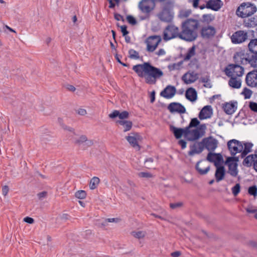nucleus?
Wrapping results in <instances>:
<instances>
[{"mask_svg":"<svg viewBox=\"0 0 257 257\" xmlns=\"http://www.w3.org/2000/svg\"><path fill=\"white\" fill-rule=\"evenodd\" d=\"M185 97L191 102L195 101L197 99V92L195 88L190 87L186 91Z\"/></svg>","mask_w":257,"mask_h":257,"instance_id":"obj_26","label":"nucleus"},{"mask_svg":"<svg viewBox=\"0 0 257 257\" xmlns=\"http://www.w3.org/2000/svg\"><path fill=\"white\" fill-rule=\"evenodd\" d=\"M188 132H189L186 134V140L188 141H194L201 137L197 128L193 130L189 128Z\"/></svg>","mask_w":257,"mask_h":257,"instance_id":"obj_21","label":"nucleus"},{"mask_svg":"<svg viewBox=\"0 0 257 257\" xmlns=\"http://www.w3.org/2000/svg\"><path fill=\"white\" fill-rule=\"evenodd\" d=\"M206 160L211 163H213L215 166L221 165L224 162L223 157L221 154L212 152L208 153Z\"/></svg>","mask_w":257,"mask_h":257,"instance_id":"obj_13","label":"nucleus"},{"mask_svg":"<svg viewBox=\"0 0 257 257\" xmlns=\"http://www.w3.org/2000/svg\"><path fill=\"white\" fill-rule=\"evenodd\" d=\"M239 158H240L239 156L227 157L223 162L225 165L228 166L227 173L233 177H236L238 173L237 167Z\"/></svg>","mask_w":257,"mask_h":257,"instance_id":"obj_5","label":"nucleus"},{"mask_svg":"<svg viewBox=\"0 0 257 257\" xmlns=\"http://www.w3.org/2000/svg\"><path fill=\"white\" fill-rule=\"evenodd\" d=\"M224 71L228 77H241L243 74L244 68L239 65L230 64L225 68Z\"/></svg>","mask_w":257,"mask_h":257,"instance_id":"obj_7","label":"nucleus"},{"mask_svg":"<svg viewBox=\"0 0 257 257\" xmlns=\"http://www.w3.org/2000/svg\"><path fill=\"white\" fill-rule=\"evenodd\" d=\"M173 8V2L169 1L164 3L161 11L157 14L158 18L162 22L171 23L174 17Z\"/></svg>","mask_w":257,"mask_h":257,"instance_id":"obj_2","label":"nucleus"},{"mask_svg":"<svg viewBox=\"0 0 257 257\" xmlns=\"http://www.w3.org/2000/svg\"><path fill=\"white\" fill-rule=\"evenodd\" d=\"M183 64V61H181L177 63H173L171 64H169L168 66V69L169 71H171L176 69H179L180 66Z\"/></svg>","mask_w":257,"mask_h":257,"instance_id":"obj_36","label":"nucleus"},{"mask_svg":"<svg viewBox=\"0 0 257 257\" xmlns=\"http://www.w3.org/2000/svg\"><path fill=\"white\" fill-rule=\"evenodd\" d=\"M24 221L28 223L32 224L34 222V219L30 217L27 216L24 218Z\"/></svg>","mask_w":257,"mask_h":257,"instance_id":"obj_59","label":"nucleus"},{"mask_svg":"<svg viewBox=\"0 0 257 257\" xmlns=\"http://www.w3.org/2000/svg\"><path fill=\"white\" fill-rule=\"evenodd\" d=\"M191 14V11L190 10H182L180 12L179 17L181 18H186L189 16Z\"/></svg>","mask_w":257,"mask_h":257,"instance_id":"obj_45","label":"nucleus"},{"mask_svg":"<svg viewBox=\"0 0 257 257\" xmlns=\"http://www.w3.org/2000/svg\"><path fill=\"white\" fill-rule=\"evenodd\" d=\"M202 19L204 22L209 23L213 20V17L211 15H203Z\"/></svg>","mask_w":257,"mask_h":257,"instance_id":"obj_58","label":"nucleus"},{"mask_svg":"<svg viewBox=\"0 0 257 257\" xmlns=\"http://www.w3.org/2000/svg\"><path fill=\"white\" fill-rule=\"evenodd\" d=\"M133 70L136 72L140 77H145L147 84H155L157 79L163 76V71L151 64L149 62H145L142 64H138L133 67Z\"/></svg>","mask_w":257,"mask_h":257,"instance_id":"obj_1","label":"nucleus"},{"mask_svg":"<svg viewBox=\"0 0 257 257\" xmlns=\"http://www.w3.org/2000/svg\"><path fill=\"white\" fill-rule=\"evenodd\" d=\"M106 221L107 222H115L117 223L120 221V219L118 218H107Z\"/></svg>","mask_w":257,"mask_h":257,"instance_id":"obj_61","label":"nucleus"},{"mask_svg":"<svg viewBox=\"0 0 257 257\" xmlns=\"http://www.w3.org/2000/svg\"><path fill=\"white\" fill-rule=\"evenodd\" d=\"M195 47L194 46H192L191 48H190L188 52L187 53L186 55H185L184 60V61H188L189 60L192 56H193L195 54Z\"/></svg>","mask_w":257,"mask_h":257,"instance_id":"obj_35","label":"nucleus"},{"mask_svg":"<svg viewBox=\"0 0 257 257\" xmlns=\"http://www.w3.org/2000/svg\"><path fill=\"white\" fill-rule=\"evenodd\" d=\"M164 33L163 39L165 41H168L171 39L179 36L180 38L188 42L195 40L198 36L197 33Z\"/></svg>","mask_w":257,"mask_h":257,"instance_id":"obj_6","label":"nucleus"},{"mask_svg":"<svg viewBox=\"0 0 257 257\" xmlns=\"http://www.w3.org/2000/svg\"><path fill=\"white\" fill-rule=\"evenodd\" d=\"M186 142L183 140H180L178 141V144L181 146L182 149H184L186 147Z\"/></svg>","mask_w":257,"mask_h":257,"instance_id":"obj_62","label":"nucleus"},{"mask_svg":"<svg viewBox=\"0 0 257 257\" xmlns=\"http://www.w3.org/2000/svg\"><path fill=\"white\" fill-rule=\"evenodd\" d=\"M183 205V203L181 202H178L176 203H172L170 204V207L172 209H175L178 208H180L182 207Z\"/></svg>","mask_w":257,"mask_h":257,"instance_id":"obj_53","label":"nucleus"},{"mask_svg":"<svg viewBox=\"0 0 257 257\" xmlns=\"http://www.w3.org/2000/svg\"><path fill=\"white\" fill-rule=\"evenodd\" d=\"M208 30H210V32H215V28L211 26H206L202 27L200 32H207Z\"/></svg>","mask_w":257,"mask_h":257,"instance_id":"obj_51","label":"nucleus"},{"mask_svg":"<svg viewBox=\"0 0 257 257\" xmlns=\"http://www.w3.org/2000/svg\"><path fill=\"white\" fill-rule=\"evenodd\" d=\"M188 74V73L184 74L182 77V80L187 84L194 82L198 78L197 73L192 72L189 73V78L187 79Z\"/></svg>","mask_w":257,"mask_h":257,"instance_id":"obj_27","label":"nucleus"},{"mask_svg":"<svg viewBox=\"0 0 257 257\" xmlns=\"http://www.w3.org/2000/svg\"><path fill=\"white\" fill-rule=\"evenodd\" d=\"M129 117V113L127 111H123L121 112H119V118L120 120L128 118Z\"/></svg>","mask_w":257,"mask_h":257,"instance_id":"obj_50","label":"nucleus"},{"mask_svg":"<svg viewBox=\"0 0 257 257\" xmlns=\"http://www.w3.org/2000/svg\"><path fill=\"white\" fill-rule=\"evenodd\" d=\"M165 31H168L169 32H178V28L175 25L171 24L166 28L164 32H165Z\"/></svg>","mask_w":257,"mask_h":257,"instance_id":"obj_44","label":"nucleus"},{"mask_svg":"<svg viewBox=\"0 0 257 257\" xmlns=\"http://www.w3.org/2000/svg\"><path fill=\"white\" fill-rule=\"evenodd\" d=\"M9 188L8 186L5 185V186L3 187L2 192H3V194L5 196H6L7 195V194L9 192Z\"/></svg>","mask_w":257,"mask_h":257,"instance_id":"obj_60","label":"nucleus"},{"mask_svg":"<svg viewBox=\"0 0 257 257\" xmlns=\"http://www.w3.org/2000/svg\"><path fill=\"white\" fill-rule=\"evenodd\" d=\"M190 150L188 152V155L193 156L195 154H199L203 151V146L199 144V142L194 143L190 146Z\"/></svg>","mask_w":257,"mask_h":257,"instance_id":"obj_25","label":"nucleus"},{"mask_svg":"<svg viewBox=\"0 0 257 257\" xmlns=\"http://www.w3.org/2000/svg\"><path fill=\"white\" fill-rule=\"evenodd\" d=\"M232 193L234 196H236L240 191V186L239 183L236 184L232 188Z\"/></svg>","mask_w":257,"mask_h":257,"instance_id":"obj_42","label":"nucleus"},{"mask_svg":"<svg viewBox=\"0 0 257 257\" xmlns=\"http://www.w3.org/2000/svg\"><path fill=\"white\" fill-rule=\"evenodd\" d=\"M138 175L140 178H150L153 177V175L149 172H140L138 173Z\"/></svg>","mask_w":257,"mask_h":257,"instance_id":"obj_49","label":"nucleus"},{"mask_svg":"<svg viewBox=\"0 0 257 257\" xmlns=\"http://www.w3.org/2000/svg\"><path fill=\"white\" fill-rule=\"evenodd\" d=\"M237 102H226L223 106L224 112L227 114H233L237 108Z\"/></svg>","mask_w":257,"mask_h":257,"instance_id":"obj_23","label":"nucleus"},{"mask_svg":"<svg viewBox=\"0 0 257 257\" xmlns=\"http://www.w3.org/2000/svg\"><path fill=\"white\" fill-rule=\"evenodd\" d=\"M161 41L162 38L160 36L153 35L149 36L145 41L147 44V50L149 52H154Z\"/></svg>","mask_w":257,"mask_h":257,"instance_id":"obj_10","label":"nucleus"},{"mask_svg":"<svg viewBox=\"0 0 257 257\" xmlns=\"http://www.w3.org/2000/svg\"><path fill=\"white\" fill-rule=\"evenodd\" d=\"M132 234L135 237L139 239L143 238L145 236V232L142 231H133Z\"/></svg>","mask_w":257,"mask_h":257,"instance_id":"obj_48","label":"nucleus"},{"mask_svg":"<svg viewBox=\"0 0 257 257\" xmlns=\"http://www.w3.org/2000/svg\"><path fill=\"white\" fill-rule=\"evenodd\" d=\"M204 161V160H201L199 161L196 164L195 169L197 171L200 175H205L207 174L208 171L210 170V167L208 166L204 169H202L199 167L200 164H201L202 162Z\"/></svg>","mask_w":257,"mask_h":257,"instance_id":"obj_32","label":"nucleus"},{"mask_svg":"<svg viewBox=\"0 0 257 257\" xmlns=\"http://www.w3.org/2000/svg\"><path fill=\"white\" fill-rule=\"evenodd\" d=\"M252 93V92L251 90L246 87H245L243 90L242 94L244 95L245 99H248L251 97Z\"/></svg>","mask_w":257,"mask_h":257,"instance_id":"obj_46","label":"nucleus"},{"mask_svg":"<svg viewBox=\"0 0 257 257\" xmlns=\"http://www.w3.org/2000/svg\"><path fill=\"white\" fill-rule=\"evenodd\" d=\"M131 134L133 135L126 136L125 139L132 147L139 151L141 147L138 144V140H140L141 137L138 133H132Z\"/></svg>","mask_w":257,"mask_h":257,"instance_id":"obj_15","label":"nucleus"},{"mask_svg":"<svg viewBox=\"0 0 257 257\" xmlns=\"http://www.w3.org/2000/svg\"><path fill=\"white\" fill-rule=\"evenodd\" d=\"M200 121L196 117L193 118L191 119V121L189 124V125L186 126V130H188L189 128H191L192 127H196L199 125Z\"/></svg>","mask_w":257,"mask_h":257,"instance_id":"obj_34","label":"nucleus"},{"mask_svg":"<svg viewBox=\"0 0 257 257\" xmlns=\"http://www.w3.org/2000/svg\"><path fill=\"white\" fill-rule=\"evenodd\" d=\"M242 142V146L243 148V150L242 151L241 153L239 156L240 158H244L249 153L251 152V148L253 146V144L249 142Z\"/></svg>","mask_w":257,"mask_h":257,"instance_id":"obj_28","label":"nucleus"},{"mask_svg":"<svg viewBox=\"0 0 257 257\" xmlns=\"http://www.w3.org/2000/svg\"><path fill=\"white\" fill-rule=\"evenodd\" d=\"M77 113L81 115H85L87 113V111L85 109L83 108H79L77 110Z\"/></svg>","mask_w":257,"mask_h":257,"instance_id":"obj_63","label":"nucleus"},{"mask_svg":"<svg viewBox=\"0 0 257 257\" xmlns=\"http://www.w3.org/2000/svg\"><path fill=\"white\" fill-rule=\"evenodd\" d=\"M197 129L199 131V134L201 135L202 137L205 135V130H206V125L205 123L199 124L197 127Z\"/></svg>","mask_w":257,"mask_h":257,"instance_id":"obj_41","label":"nucleus"},{"mask_svg":"<svg viewBox=\"0 0 257 257\" xmlns=\"http://www.w3.org/2000/svg\"><path fill=\"white\" fill-rule=\"evenodd\" d=\"M170 130L173 133L174 137L177 139H180L183 136L186 139V134L189 132L186 130V127L185 128H178L173 125H170Z\"/></svg>","mask_w":257,"mask_h":257,"instance_id":"obj_16","label":"nucleus"},{"mask_svg":"<svg viewBox=\"0 0 257 257\" xmlns=\"http://www.w3.org/2000/svg\"><path fill=\"white\" fill-rule=\"evenodd\" d=\"M257 11L256 6L250 3H243L236 10V14L242 18H246L252 15Z\"/></svg>","mask_w":257,"mask_h":257,"instance_id":"obj_4","label":"nucleus"},{"mask_svg":"<svg viewBox=\"0 0 257 257\" xmlns=\"http://www.w3.org/2000/svg\"><path fill=\"white\" fill-rule=\"evenodd\" d=\"M234 65H246L249 64L251 67L257 68L255 61L251 58L248 53H244L243 51L236 52L234 54Z\"/></svg>","mask_w":257,"mask_h":257,"instance_id":"obj_3","label":"nucleus"},{"mask_svg":"<svg viewBox=\"0 0 257 257\" xmlns=\"http://www.w3.org/2000/svg\"><path fill=\"white\" fill-rule=\"evenodd\" d=\"M93 144V142L92 140L87 139L85 143L83 145V149L85 150L87 149L88 147H89L92 146Z\"/></svg>","mask_w":257,"mask_h":257,"instance_id":"obj_56","label":"nucleus"},{"mask_svg":"<svg viewBox=\"0 0 257 257\" xmlns=\"http://www.w3.org/2000/svg\"><path fill=\"white\" fill-rule=\"evenodd\" d=\"M116 123L123 127V132H124L130 131L133 126V122L130 120H118L116 121Z\"/></svg>","mask_w":257,"mask_h":257,"instance_id":"obj_29","label":"nucleus"},{"mask_svg":"<svg viewBox=\"0 0 257 257\" xmlns=\"http://www.w3.org/2000/svg\"><path fill=\"white\" fill-rule=\"evenodd\" d=\"M215 167L216 169L215 177L216 182H218L224 179L225 174V170L224 167L221 165Z\"/></svg>","mask_w":257,"mask_h":257,"instance_id":"obj_24","label":"nucleus"},{"mask_svg":"<svg viewBox=\"0 0 257 257\" xmlns=\"http://www.w3.org/2000/svg\"><path fill=\"white\" fill-rule=\"evenodd\" d=\"M154 159L153 158H148L145 161V167L148 169L153 168Z\"/></svg>","mask_w":257,"mask_h":257,"instance_id":"obj_37","label":"nucleus"},{"mask_svg":"<svg viewBox=\"0 0 257 257\" xmlns=\"http://www.w3.org/2000/svg\"><path fill=\"white\" fill-rule=\"evenodd\" d=\"M130 58L134 59H139L140 58L139 53L134 49H130L128 51Z\"/></svg>","mask_w":257,"mask_h":257,"instance_id":"obj_39","label":"nucleus"},{"mask_svg":"<svg viewBox=\"0 0 257 257\" xmlns=\"http://www.w3.org/2000/svg\"><path fill=\"white\" fill-rule=\"evenodd\" d=\"M199 144L203 146V150L205 148L211 152L214 151L217 147L218 141L213 137L210 136L203 139L202 141L199 142Z\"/></svg>","mask_w":257,"mask_h":257,"instance_id":"obj_8","label":"nucleus"},{"mask_svg":"<svg viewBox=\"0 0 257 257\" xmlns=\"http://www.w3.org/2000/svg\"><path fill=\"white\" fill-rule=\"evenodd\" d=\"M247 33H233L230 36L231 41L234 44H239L245 41L247 38Z\"/></svg>","mask_w":257,"mask_h":257,"instance_id":"obj_20","label":"nucleus"},{"mask_svg":"<svg viewBox=\"0 0 257 257\" xmlns=\"http://www.w3.org/2000/svg\"><path fill=\"white\" fill-rule=\"evenodd\" d=\"M176 92V88L172 85H168L160 93V95L165 98L169 99L173 97Z\"/></svg>","mask_w":257,"mask_h":257,"instance_id":"obj_17","label":"nucleus"},{"mask_svg":"<svg viewBox=\"0 0 257 257\" xmlns=\"http://www.w3.org/2000/svg\"><path fill=\"white\" fill-rule=\"evenodd\" d=\"M215 33H201V36L204 39H209L214 37Z\"/></svg>","mask_w":257,"mask_h":257,"instance_id":"obj_54","label":"nucleus"},{"mask_svg":"<svg viewBox=\"0 0 257 257\" xmlns=\"http://www.w3.org/2000/svg\"><path fill=\"white\" fill-rule=\"evenodd\" d=\"M200 81L201 82L205 83L204 84V87L208 88L211 87V84L209 82V76H206L205 77H201L200 79Z\"/></svg>","mask_w":257,"mask_h":257,"instance_id":"obj_38","label":"nucleus"},{"mask_svg":"<svg viewBox=\"0 0 257 257\" xmlns=\"http://www.w3.org/2000/svg\"><path fill=\"white\" fill-rule=\"evenodd\" d=\"M182 25V32H194L198 28L199 23L197 20L190 19L183 22Z\"/></svg>","mask_w":257,"mask_h":257,"instance_id":"obj_12","label":"nucleus"},{"mask_svg":"<svg viewBox=\"0 0 257 257\" xmlns=\"http://www.w3.org/2000/svg\"><path fill=\"white\" fill-rule=\"evenodd\" d=\"M100 182V179L97 177H93L90 181L89 188L91 190L96 189Z\"/></svg>","mask_w":257,"mask_h":257,"instance_id":"obj_33","label":"nucleus"},{"mask_svg":"<svg viewBox=\"0 0 257 257\" xmlns=\"http://www.w3.org/2000/svg\"><path fill=\"white\" fill-rule=\"evenodd\" d=\"M212 109L210 105H206L203 107L199 113V118L202 120L210 117Z\"/></svg>","mask_w":257,"mask_h":257,"instance_id":"obj_22","label":"nucleus"},{"mask_svg":"<svg viewBox=\"0 0 257 257\" xmlns=\"http://www.w3.org/2000/svg\"><path fill=\"white\" fill-rule=\"evenodd\" d=\"M223 6L221 0H209L207 2L206 8L214 11H218Z\"/></svg>","mask_w":257,"mask_h":257,"instance_id":"obj_19","label":"nucleus"},{"mask_svg":"<svg viewBox=\"0 0 257 257\" xmlns=\"http://www.w3.org/2000/svg\"><path fill=\"white\" fill-rule=\"evenodd\" d=\"M86 192L85 191L79 190L75 193V196L78 199H83L86 198Z\"/></svg>","mask_w":257,"mask_h":257,"instance_id":"obj_40","label":"nucleus"},{"mask_svg":"<svg viewBox=\"0 0 257 257\" xmlns=\"http://www.w3.org/2000/svg\"><path fill=\"white\" fill-rule=\"evenodd\" d=\"M128 33H122V36L124 38L125 41L127 43H131V37L128 36Z\"/></svg>","mask_w":257,"mask_h":257,"instance_id":"obj_64","label":"nucleus"},{"mask_svg":"<svg viewBox=\"0 0 257 257\" xmlns=\"http://www.w3.org/2000/svg\"><path fill=\"white\" fill-rule=\"evenodd\" d=\"M138 6L143 13L149 14L155 7V0H142Z\"/></svg>","mask_w":257,"mask_h":257,"instance_id":"obj_11","label":"nucleus"},{"mask_svg":"<svg viewBox=\"0 0 257 257\" xmlns=\"http://www.w3.org/2000/svg\"><path fill=\"white\" fill-rule=\"evenodd\" d=\"M227 145L231 156H235L238 153H241L243 150L242 142L235 139L229 141Z\"/></svg>","mask_w":257,"mask_h":257,"instance_id":"obj_9","label":"nucleus"},{"mask_svg":"<svg viewBox=\"0 0 257 257\" xmlns=\"http://www.w3.org/2000/svg\"><path fill=\"white\" fill-rule=\"evenodd\" d=\"M230 78L228 81L230 86L234 88H239L241 86V82L240 79H237L236 77L230 76Z\"/></svg>","mask_w":257,"mask_h":257,"instance_id":"obj_30","label":"nucleus"},{"mask_svg":"<svg viewBox=\"0 0 257 257\" xmlns=\"http://www.w3.org/2000/svg\"><path fill=\"white\" fill-rule=\"evenodd\" d=\"M119 111L117 110H113L112 113L109 114L108 116L111 119H114L117 117H119Z\"/></svg>","mask_w":257,"mask_h":257,"instance_id":"obj_55","label":"nucleus"},{"mask_svg":"<svg viewBox=\"0 0 257 257\" xmlns=\"http://www.w3.org/2000/svg\"><path fill=\"white\" fill-rule=\"evenodd\" d=\"M168 109L171 113L177 112L180 113H183L186 111L185 107L178 102L170 103L168 106Z\"/></svg>","mask_w":257,"mask_h":257,"instance_id":"obj_18","label":"nucleus"},{"mask_svg":"<svg viewBox=\"0 0 257 257\" xmlns=\"http://www.w3.org/2000/svg\"><path fill=\"white\" fill-rule=\"evenodd\" d=\"M127 22L133 25H135L137 23V21L135 18L132 16H127L126 17Z\"/></svg>","mask_w":257,"mask_h":257,"instance_id":"obj_57","label":"nucleus"},{"mask_svg":"<svg viewBox=\"0 0 257 257\" xmlns=\"http://www.w3.org/2000/svg\"><path fill=\"white\" fill-rule=\"evenodd\" d=\"M256 157H255L254 155H248L244 159L242 164L244 166L250 167L252 163L253 164L254 163Z\"/></svg>","mask_w":257,"mask_h":257,"instance_id":"obj_31","label":"nucleus"},{"mask_svg":"<svg viewBox=\"0 0 257 257\" xmlns=\"http://www.w3.org/2000/svg\"><path fill=\"white\" fill-rule=\"evenodd\" d=\"M245 82L246 85L250 87H257V68L246 74Z\"/></svg>","mask_w":257,"mask_h":257,"instance_id":"obj_14","label":"nucleus"},{"mask_svg":"<svg viewBox=\"0 0 257 257\" xmlns=\"http://www.w3.org/2000/svg\"><path fill=\"white\" fill-rule=\"evenodd\" d=\"M87 138L86 136L82 135L79 138V139L76 140L75 143L78 145H83L84 143H85L86 141H87Z\"/></svg>","mask_w":257,"mask_h":257,"instance_id":"obj_47","label":"nucleus"},{"mask_svg":"<svg viewBox=\"0 0 257 257\" xmlns=\"http://www.w3.org/2000/svg\"><path fill=\"white\" fill-rule=\"evenodd\" d=\"M249 108L252 111L257 112V103L253 101H251L249 103Z\"/></svg>","mask_w":257,"mask_h":257,"instance_id":"obj_52","label":"nucleus"},{"mask_svg":"<svg viewBox=\"0 0 257 257\" xmlns=\"http://www.w3.org/2000/svg\"><path fill=\"white\" fill-rule=\"evenodd\" d=\"M248 192L250 195H253L254 197L257 196V186L253 185L248 188Z\"/></svg>","mask_w":257,"mask_h":257,"instance_id":"obj_43","label":"nucleus"}]
</instances>
